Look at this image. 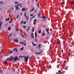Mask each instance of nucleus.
I'll return each mask as SVG.
<instances>
[{"mask_svg": "<svg viewBox=\"0 0 74 74\" xmlns=\"http://www.w3.org/2000/svg\"><path fill=\"white\" fill-rule=\"evenodd\" d=\"M26 36L27 37L29 38V36H28L27 35H26Z\"/></svg>", "mask_w": 74, "mask_h": 74, "instance_id": "nucleus-50", "label": "nucleus"}, {"mask_svg": "<svg viewBox=\"0 0 74 74\" xmlns=\"http://www.w3.org/2000/svg\"><path fill=\"white\" fill-rule=\"evenodd\" d=\"M3 3V2H0V4H2Z\"/></svg>", "mask_w": 74, "mask_h": 74, "instance_id": "nucleus-46", "label": "nucleus"}, {"mask_svg": "<svg viewBox=\"0 0 74 74\" xmlns=\"http://www.w3.org/2000/svg\"><path fill=\"white\" fill-rule=\"evenodd\" d=\"M28 58H27V57H26L25 58V61L26 62H28Z\"/></svg>", "mask_w": 74, "mask_h": 74, "instance_id": "nucleus-6", "label": "nucleus"}, {"mask_svg": "<svg viewBox=\"0 0 74 74\" xmlns=\"http://www.w3.org/2000/svg\"><path fill=\"white\" fill-rule=\"evenodd\" d=\"M21 36L23 38H24V37H23V35H21Z\"/></svg>", "mask_w": 74, "mask_h": 74, "instance_id": "nucleus-49", "label": "nucleus"}, {"mask_svg": "<svg viewBox=\"0 0 74 74\" xmlns=\"http://www.w3.org/2000/svg\"><path fill=\"white\" fill-rule=\"evenodd\" d=\"M0 29H1V25H2V24L3 23V22H0Z\"/></svg>", "mask_w": 74, "mask_h": 74, "instance_id": "nucleus-9", "label": "nucleus"}, {"mask_svg": "<svg viewBox=\"0 0 74 74\" xmlns=\"http://www.w3.org/2000/svg\"><path fill=\"white\" fill-rule=\"evenodd\" d=\"M15 7L16 8V10H19V8H18V7L17 6H16Z\"/></svg>", "mask_w": 74, "mask_h": 74, "instance_id": "nucleus-12", "label": "nucleus"}, {"mask_svg": "<svg viewBox=\"0 0 74 74\" xmlns=\"http://www.w3.org/2000/svg\"><path fill=\"white\" fill-rule=\"evenodd\" d=\"M35 41H37V39H35Z\"/></svg>", "mask_w": 74, "mask_h": 74, "instance_id": "nucleus-45", "label": "nucleus"}, {"mask_svg": "<svg viewBox=\"0 0 74 74\" xmlns=\"http://www.w3.org/2000/svg\"><path fill=\"white\" fill-rule=\"evenodd\" d=\"M35 12H36V10H35Z\"/></svg>", "mask_w": 74, "mask_h": 74, "instance_id": "nucleus-57", "label": "nucleus"}, {"mask_svg": "<svg viewBox=\"0 0 74 74\" xmlns=\"http://www.w3.org/2000/svg\"><path fill=\"white\" fill-rule=\"evenodd\" d=\"M38 15L39 17H40V16L41 15V14L39 13V14H38Z\"/></svg>", "mask_w": 74, "mask_h": 74, "instance_id": "nucleus-26", "label": "nucleus"}, {"mask_svg": "<svg viewBox=\"0 0 74 74\" xmlns=\"http://www.w3.org/2000/svg\"><path fill=\"white\" fill-rule=\"evenodd\" d=\"M36 5L38 6V7H40V5H39V4H38L37 3Z\"/></svg>", "mask_w": 74, "mask_h": 74, "instance_id": "nucleus-35", "label": "nucleus"}, {"mask_svg": "<svg viewBox=\"0 0 74 74\" xmlns=\"http://www.w3.org/2000/svg\"><path fill=\"white\" fill-rule=\"evenodd\" d=\"M36 1H37V0H35Z\"/></svg>", "mask_w": 74, "mask_h": 74, "instance_id": "nucleus-64", "label": "nucleus"}, {"mask_svg": "<svg viewBox=\"0 0 74 74\" xmlns=\"http://www.w3.org/2000/svg\"><path fill=\"white\" fill-rule=\"evenodd\" d=\"M43 51V50L41 51L40 52H39V53H36V52H34V53H35V54H40V53H42V52Z\"/></svg>", "mask_w": 74, "mask_h": 74, "instance_id": "nucleus-3", "label": "nucleus"}, {"mask_svg": "<svg viewBox=\"0 0 74 74\" xmlns=\"http://www.w3.org/2000/svg\"><path fill=\"white\" fill-rule=\"evenodd\" d=\"M3 53V51H1L0 52V54H1V53Z\"/></svg>", "mask_w": 74, "mask_h": 74, "instance_id": "nucleus-38", "label": "nucleus"}, {"mask_svg": "<svg viewBox=\"0 0 74 74\" xmlns=\"http://www.w3.org/2000/svg\"><path fill=\"white\" fill-rule=\"evenodd\" d=\"M12 10H14V8H12Z\"/></svg>", "mask_w": 74, "mask_h": 74, "instance_id": "nucleus-60", "label": "nucleus"}, {"mask_svg": "<svg viewBox=\"0 0 74 74\" xmlns=\"http://www.w3.org/2000/svg\"><path fill=\"white\" fill-rule=\"evenodd\" d=\"M33 58V57L32 56L30 58H29V59H32Z\"/></svg>", "mask_w": 74, "mask_h": 74, "instance_id": "nucleus-48", "label": "nucleus"}, {"mask_svg": "<svg viewBox=\"0 0 74 74\" xmlns=\"http://www.w3.org/2000/svg\"><path fill=\"white\" fill-rule=\"evenodd\" d=\"M14 41L16 42H18V41L16 39H15L14 40Z\"/></svg>", "mask_w": 74, "mask_h": 74, "instance_id": "nucleus-4", "label": "nucleus"}, {"mask_svg": "<svg viewBox=\"0 0 74 74\" xmlns=\"http://www.w3.org/2000/svg\"><path fill=\"white\" fill-rule=\"evenodd\" d=\"M30 26H29L28 27L27 29V32H28V30H29V29L30 28Z\"/></svg>", "mask_w": 74, "mask_h": 74, "instance_id": "nucleus-27", "label": "nucleus"}, {"mask_svg": "<svg viewBox=\"0 0 74 74\" xmlns=\"http://www.w3.org/2000/svg\"><path fill=\"white\" fill-rule=\"evenodd\" d=\"M26 12H25L24 13V16H26Z\"/></svg>", "mask_w": 74, "mask_h": 74, "instance_id": "nucleus-32", "label": "nucleus"}, {"mask_svg": "<svg viewBox=\"0 0 74 74\" xmlns=\"http://www.w3.org/2000/svg\"><path fill=\"white\" fill-rule=\"evenodd\" d=\"M5 21H9V20H10V18L9 17H8V19L7 18H5Z\"/></svg>", "mask_w": 74, "mask_h": 74, "instance_id": "nucleus-19", "label": "nucleus"}, {"mask_svg": "<svg viewBox=\"0 0 74 74\" xmlns=\"http://www.w3.org/2000/svg\"><path fill=\"white\" fill-rule=\"evenodd\" d=\"M28 19H29V17H28L27 18V19H26V21H28Z\"/></svg>", "mask_w": 74, "mask_h": 74, "instance_id": "nucleus-36", "label": "nucleus"}, {"mask_svg": "<svg viewBox=\"0 0 74 74\" xmlns=\"http://www.w3.org/2000/svg\"><path fill=\"white\" fill-rule=\"evenodd\" d=\"M33 14H30L31 16H33Z\"/></svg>", "mask_w": 74, "mask_h": 74, "instance_id": "nucleus-47", "label": "nucleus"}, {"mask_svg": "<svg viewBox=\"0 0 74 74\" xmlns=\"http://www.w3.org/2000/svg\"><path fill=\"white\" fill-rule=\"evenodd\" d=\"M16 18H17V19H18V15H17V16H16Z\"/></svg>", "mask_w": 74, "mask_h": 74, "instance_id": "nucleus-42", "label": "nucleus"}, {"mask_svg": "<svg viewBox=\"0 0 74 74\" xmlns=\"http://www.w3.org/2000/svg\"><path fill=\"white\" fill-rule=\"evenodd\" d=\"M13 59H14V57L13 56H12L11 57H10V58L7 59L8 61H9L10 62H11V61H12Z\"/></svg>", "mask_w": 74, "mask_h": 74, "instance_id": "nucleus-1", "label": "nucleus"}, {"mask_svg": "<svg viewBox=\"0 0 74 74\" xmlns=\"http://www.w3.org/2000/svg\"><path fill=\"white\" fill-rule=\"evenodd\" d=\"M18 6H19V4H18Z\"/></svg>", "mask_w": 74, "mask_h": 74, "instance_id": "nucleus-58", "label": "nucleus"}, {"mask_svg": "<svg viewBox=\"0 0 74 74\" xmlns=\"http://www.w3.org/2000/svg\"><path fill=\"white\" fill-rule=\"evenodd\" d=\"M12 53V51H10L9 53H8V54H11Z\"/></svg>", "mask_w": 74, "mask_h": 74, "instance_id": "nucleus-13", "label": "nucleus"}, {"mask_svg": "<svg viewBox=\"0 0 74 74\" xmlns=\"http://www.w3.org/2000/svg\"><path fill=\"white\" fill-rule=\"evenodd\" d=\"M15 35H16V34H14V36H15Z\"/></svg>", "mask_w": 74, "mask_h": 74, "instance_id": "nucleus-59", "label": "nucleus"}, {"mask_svg": "<svg viewBox=\"0 0 74 74\" xmlns=\"http://www.w3.org/2000/svg\"><path fill=\"white\" fill-rule=\"evenodd\" d=\"M49 28H47L46 29V31L47 32H48V31H49Z\"/></svg>", "mask_w": 74, "mask_h": 74, "instance_id": "nucleus-23", "label": "nucleus"}, {"mask_svg": "<svg viewBox=\"0 0 74 74\" xmlns=\"http://www.w3.org/2000/svg\"><path fill=\"white\" fill-rule=\"evenodd\" d=\"M23 23V21L22 22H21V23H20V25H21V24Z\"/></svg>", "mask_w": 74, "mask_h": 74, "instance_id": "nucleus-33", "label": "nucleus"}, {"mask_svg": "<svg viewBox=\"0 0 74 74\" xmlns=\"http://www.w3.org/2000/svg\"><path fill=\"white\" fill-rule=\"evenodd\" d=\"M12 36V32L11 34L8 35V37L9 38L10 37H11V36Z\"/></svg>", "mask_w": 74, "mask_h": 74, "instance_id": "nucleus-5", "label": "nucleus"}, {"mask_svg": "<svg viewBox=\"0 0 74 74\" xmlns=\"http://www.w3.org/2000/svg\"><path fill=\"white\" fill-rule=\"evenodd\" d=\"M26 21H25L23 23V24H26Z\"/></svg>", "mask_w": 74, "mask_h": 74, "instance_id": "nucleus-37", "label": "nucleus"}, {"mask_svg": "<svg viewBox=\"0 0 74 74\" xmlns=\"http://www.w3.org/2000/svg\"><path fill=\"white\" fill-rule=\"evenodd\" d=\"M8 30H11V27H9L8 29Z\"/></svg>", "mask_w": 74, "mask_h": 74, "instance_id": "nucleus-22", "label": "nucleus"}, {"mask_svg": "<svg viewBox=\"0 0 74 74\" xmlns=\"http://www.w3.org/2000/svg\"><path fill=\"white\" fill-rule=\"evenodd\" d=\"M27 16H25V18H27Z\"/></svg>", "mask_w": 74, "mask_h": 74, "instance_id": "nucleus-54", "label": "nucleus"}, {"mask_svg": "<svg viewBox=\"0 0 74 74\" xmlns=\"http://www.w3.org/2000/svg\"><path fill=\"white\" fill-rule=\"evenodd\" d=\"M8 62H6V61H5L4 62V63H5V64H7V63H8Z\"/></svg>", "mask_w": 74, "mask_h": 74, "instance_id": "nucleus-34", "label": "nucleus"}, {"mask_svg": "<svg viewBox=\"0 0 74 74\" xmlns=\"http://www.w3.org/2000/svg\"><path fill=\"white\" fill-rule=\"evenodd\" d=\"M36 20L35 19L34 21V25H36Z\"/></svg>", "mask_w": 74, "mask_h": 74, "instance_id": "nucleus-8", "label": "nucleus"}, {"mask_svg": "<svg viewBox=\"0 0 74 74\" xmlns=\"http://www.w3.org/2000/svg\"><path fill=\"white\" fill-rule=\"evenodd\" d=\"M26 58H28V56H27V57H26Z\"/></svg>", "mask_w": 74, "mask_h": 74, "instance_id": "nucleus-55", "label": "nucleus"}, {"mask_svg": "<svg viewBox=\"0 0 74 74\" xmlns=\"http://www.w3.org/2000/svg\"><path fill=\"white\" fill-rule=\"evenodd\" d=\"M47 32L48 34H49V32H48V31Z\"/></svg>", "mask_w": 74, "mask_h": 74, "instance_id": "nucleus-52", "label": "nucleus"}, {"mask_svg": "<svg viewBox=\"0 0 74 74\" xmlns=\"http://www.w3.org/2000/svg\"><path fill=\"white\" fill-rule=\"evenodd\" d=\"M60 71H61L60 70H59L58 71V73H59V74H60V73H62V72H61Z\"/></svg>", "mask_w": 74, "mask_h": 74, "instance_id": "nucleus-24", "label": "nucleus"}, {"mask_svg": "<svg viewBox=\"0 0 74 74\" xmlns=\"http://www.w3.org/2000/svg\"><path fill=\"white\" fill-rule=\"evenodd\" d=\"M15 30H16V32H18V31H19V29H17V28H16Z\"/></svg>", "mask_w": 74, "mask_h": 74, "instance_id": "nucleus-16", "label": "nucleus"}, {"mask_svg": "<svg viewBox=\"0 0 74 74\" xmlns=\"http://www.w3.org/2000/svg\"><path fill=\"white\" fill-rule=\"evenodd\" d=\"M38 33H39V34H41V30H39L38 32Z\"/></svg>", "mask_w": 74, "mask_h": 74, "instance_id": "nucleus-15", "label": "nucleus"}, {"mask_svg": "<svg viewBox=\"0 0 74 74\" xmlns=\"http://www.w3.org/2000/svg\"><path fill=\"white\" fill-rule=\"evenodd\" d=\"M20 7L21 8V7H22V5H21V4H20Z\"/></svg>", "mask_w": 74, "mask_h": 74, "instance_id": "nucleus-43", "label": "nucleus"}, {"mask_svg": "<svg viewBox=\"0 0 74 74\" xmlns=\"http://www.w3.org/2000/svg\"><path fill=\"white\" fill-rule=\"evenodd\" d=\"M65 2H62V4H64Z\"/></svg>", "mask_w": 74, "mask_h": 74, "instance_id": "nucleus-41", "label": "nucleus"}, {"mask_svg": "<svg viewBox=\"0 0 74 74\" xmlns=\"http://www.w3.org/2000/svg\"><path fill=\"white\" fill-rule=\"evenodd\" d=\"M45 33H44V34H42V36H45Z\"/></svg>", "mask_w": 74, "mask_h": 74, "instance_id": "nucleus-29", "label": "nucleus"}, {"mask_svg": "<svg viewBox=\"0 0 74 74\" xmlns=\"http://www.w3.org/2000/svg\"><path fill=\"white\" fill-rule=\"evenodd\" d=\"M24 45H26V43H25V44H24Z\"/></svg>", "mask_w": 74, "mask_h": 74, "instance_id": "nucleus-53", "label": "nucleus"}, {"mask_svg": "<svg viewBox=\"0 0 74 74\" xmlns=\"http://www.w3.org/2000/svg\"><path fill=\"white\" fill-rule=\"evenodd\" d=\"M73 3H74V2H73V1L71 2V4H73Z\"/></svg>", "mask_w": 74, "mask_h": 74, "instance_id": "nucleus-39", "label": "nucleus"}, {"mask_svg": "<svg viewBox=\"0 0 74 74\" xmlns=\"http://www.w3.org/2000/svg\"><path fill=\"white\" fill-rule=\"evenodd\" d=\"M18 3V2H14V3H15V4H17V3Z\"/></svg>", "mask_w": 74, "mask_h": 74, "instance_id": "nucleus-40", "label": "nucleus"}, {"mask_svg": "<svg viewBox=\"0 0 74 74\" xmlns=\"http://www.w3.org/2000/svg\"><path fill=\"white\" fill-rule=\"evenodd\" d=\"M23 57L24 58H25H25H26V56H23Z\"/></svg>", "mask_w": 74, "mask_h": 74, "instance_id": "nucleus-44", "label": "nucleus"}, {"mask_svg": "<svg viewBox=\"0 0 74 74\" xmlns=\"http://www.w3.org/2000/svg\"><path fill=\"white\" fill-rule=\"evenodd\" d=\"M14 51H16V52H18V49H16V48H14Z\"/></svg>", "mask_w": 74, "mask_h": 74, "instance_id": "nucleus-7", "label": "nucleus"}, {"mask_svg": "<svg viewBox=\"0 0 74 74\" xmlns=\"http://www.w3.org/2000/svg\"><path fill=\"white\" fill-rule=\"evenodd\" d=\"M39 50H40V51H41V49H39Z\"/></svg>", "mask_w": 74, "mask_h": 74, "instance_id": "nucleus-61", "label": "nucleus"}, {"mask_svg": "<svg viewBox=\"0 0 74 74\" xmlns=\"http://www.w3.org/2000/svg\"><path fill=\"white\" fill-rule=\"evenodd\" d=\"M26 8H22V11H26Z\"/></svg>", "mask_w": 74, "mask_h": 74, "instance_id": "nucleus-11", "label": "nucleus"}, {"mask_svg": "<svg viewBox=\"0 0 74 74\" xmlns=\"http://www.w3.org/2000/svg\"><path fill=\"white\" fill-rule=\"evenodd\" d=\"M19 44H23V42H19Z\"/></svg>", "mask_w": 74, "mask_h": 74, "instance_id": "nucleus-31", "label": "nucleus"}, {"mask_svg": "<svg viewBox=\"0 0 74 74\" xmlns=\"http://www.w3.org/2000/svg\"><path fill=\"white\" fill-rule=\"evenodd\" d=\"M26 40H25L24 41V42H26Z\"/></svg>", "mask_w": 74, "mask_h": 74, "instance_id": "nucleus-62", "label": "nucleus"}, {"mask_svg": "<svg viewBox=\"0 0 74 74\" xmlns=\"http://www.w3.org/2000/svg\"><path fill=\"white\" fill-rule=\"evenodd\" d=\"M34 8H33L32 9V10L31 11V12H32L33 11H34Z\"/></svg>", "mask_w": 74, "mask_h": 74, "instance_id": "nucleus-25", "label": "nucleus"}, {"mask_svg": "<svg viewBox=\"0 0 74 74\" xmlns=\"http://www.w3.org/2000/svg\"><path fill=\"white\" fill-rule=\"evenodd\" d=\"M40 46H41V45L40 44L38 45V47H39L38 48V49H40V48H41V47Z\"/></svg>", "mask_w": 74, "mask_h": 74, "instance_id": "nucleus-14", "label": "nucleus"}, {"mask_svg": "<svg viewBox=\"0 0 74 74\" xmlns=\"http://www.w3.org/2000/svg\"><path fill=\"white\" fill-rule=\"evenodd\" d=\"M62 54H63V51H62Z\"/></svg>", "mask_w": 74, "mask_h": 74, "instance_id": "nucleus-51", "label": "nucleus"}, {"mask_svg": "<svg viewBox=\"0 0 74 74\" xmlns=\"http://www.w3.org/2000/svg\"><path fill=\"white\" fill-rule=\"evenodd\" d=\"M42 18H43V19H46L47 18L46 17H45V16H42Z\"/></svg>", "mask_w": 74, "mask_h": 74, "instance_id": "nucleus-17", "label": "nucleus"}, {"mask_svg": "<svg viewBox=\"0 0 74 74\" xmlns=\"http://www.w3.org/2000/svg\"><path fill=\"white\" fill-rule=\"evenodd\" d=\"M24 27H26V26H24Z\"/></svg>", "mask_w": 74, "mask_h": 74, "instance_id": "nucleus-56", "label": "nucleus"}, {"mask_svg": "<svg viewBox=\"0 0 74 74\" xmlns=\"http://www.w3.org/2000/svg\"><path fill=\"white\" fill-rule=\"evenodd\" d=\"M31 36L34 38V34H33V33H32L31 34Z\"/></svg>", "mask_w": 74, "mask_h": 74, "instance_id": "nucleus-10", "label": "nucleus"}, {"mask_svg": "<svg viewBox=\"0 0 74 74\" xmlns=\"http://www.w3.org/2000/svg\"><path fill=\"white\" fill-rule=\"evenodd\" d=\"M35 37L36 38H37V32H35Z\"/></svg>", "mask_w": 74, "mask_h": 74, "instance_id": "nucleus-21", "label": "nucleus"}, {"mask_svg": "<svg viewBox=\"0 0 74 74\" xmlns=\"http://www.w3.org/2000/svg\"><path fill=\"white\" fill-rule=\"evenodd\" d=\"M34 27L32 28V32H34Z\"/></svg>", "mask_w": 74, "mask_h": 74, "instance_id": "nucleus-28", "label": "nucleus"}, {"mask_svg": "<svg viewBox=\"0 0 74 74\" xmlns=\"http://www.w3.org/2000/svg\"><path fill=\"white\" fill-rule=\"evenodd\" d=\"M33 18H34V16H33Z\"/></svg>", "mask_w": 74, "mask_h": 74, "instance_id": "nucleus-63", "label": "nucleus"}, {"mask_svg": "<svg viewBox=\"0 0 74 74\" xmlns=\"http://www.w3.org/2000/svg\"><path fill=\"white\" fill-rule=\"evenodd\" d=\"M23 49H24V47H23L21 48L20 49V50H23Z\"/></svg>", "mask_w": 74, "mask_h": 74, "instance_id": "nucleus-30", "label": "nucleus"}, {"mask_svg": "<svg viewBox=\"0 0 74 74\" xmlns=\"http://www.w3.org/2000/svg\"><path fill=\"white\" fill-rule=\"evenodd\" d=\"M19 60V58H18V56H15L14 58V62H15L16 60Z\"/></svg>", "mask_w": 74, "mask_h": 74, "instance_id": "nucleus-2", "label": "nucleus"}, {"mask_svg": "<svg viewBox=\"0 0 74 74\" xmlns=\"http://www.w3.org/2000/svg\"><path fill=\"white\" fill-rule=\"evenodd\" d=\"M12 22V19L9 22V23H11Z\"/></svg>", "mask_w": 74, "mask_h": 74, "instance_id": "nucleus-18", "label": "nucleus"}, {"mask_svg": "<svg viewBox=\"0 0 74 74\" xmlns=\"http://www.w3.org/2000/svg\"><path fill=\"white\" fill-rule=\"evenodd\" d=\"M32 45H34V46H36V45H36V44H34L33 42H32Z\"/></svg>", "mask_w": 74, "mask_h": 74, "instance_id": "nucleus-20", "label": "nucleus"}]
</instances>
